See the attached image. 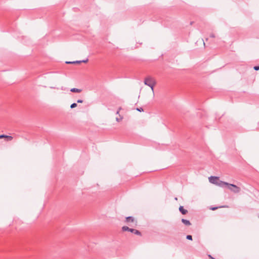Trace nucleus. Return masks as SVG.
Here are the masks:
<instances>
[{
    "label": "nucleus",
    "instance_id": "obj_1",
    "mask_svg": "<svg viewBox=\"0 0 259 259\" xmlns=\"http://www.w3.org/2000/svg\"><path fill=\"white\" fill-rule=\"evenodd\" d=\"M209 181L210 183L221 187H227L230 190L235 193H238L240 190V189L237 186L223 182L220 179H209Z\"/></svg>",
    "mask_w": 259,
    "mask_h": 259
},
{
    "label": "nucleus",
    "instance_id": "obj_2",
    "mask_svg": "<svg viewBox=\"0 0 259 259\" xmlns=\"http://www.w3.org/2000/svg\"><path fill=\"white\" fill-rule=\"evenodd\" d=\"M145 84L149 87L153 92H154V87L156 84L155 81L150 77L146 78L144 80Z\"/></svg>",
    "mask_w": 259,
    "mask_h": 259
},
{
    "label": "nucleus",
    "instance_id": "obj_3",
    "mask_svg": "<svg viewBox=\"0 0 259 259\" xmlns=\"http://www.w3.org/2000/svg\"><path fill=\"white\" fill-rule=\"evenodd\" d=\"M122 230L123 231H130L133 233H134L135 234L140 236L141 235V233L139 230L130 228L127 226H123L122 227Z\"/></svg>",
    "mask_w": 259,
    "mask_h": 259
},
{
    "label": "nucleus",
    "instance_id": "obj_4",
    "mask_svg": "<svg viewBox=\"0 0 259 259\" xmlns=\"http://www.w3.org/2000/svg\"><path fill=\"white\" fill-rule=\"evenodd\" d=\"M126 222L127 223H134L135 222V219L133 217H127L126 218Z\"/></svg>",
    "mask_w": 259,
    "mask_h": 259
},
{
    "label": "nucleus",
    "instance_id": "obj_5",
    "mask_svg": "<svg viewBox=\"0 0 259 259\" xmlns=\"http://www.w3.org/2000/svg\"><path fill=\"white\" fill-rule=\"evenodd\" d=\"M179 210L183 214H185L187 213L188 211L187 210L185 209L184 208L183 206H181L180 207H179Z\"/></svg>",
    "mask_w": 259,
    "mask_h": 259
},
{
    "label": "nucleus",
    "instance_id": "obj_6",
    "mask_svg": "<svg viewBox=\"0 0 259 259\" xmlns=\"http://www.w3.org/2000/svg\"><path fill=\"white\" fill-rule=\"evenodd\" d=\"M182 222L186 226H190L191 225V223L189 220L184 219H182Z\"/></svg>",
    "mask_w": 259,
    "mask_h": 259
},
{
    "label": "nucleus",
    "instance_id": "obj_7",
    "mask_svg": "<svg viewBox=\"0 0 259 259\" xmlns=\"http://www.w3.org/2000/svg\"><path fill=\"white\" fill-rule=\"evenodd\" d=\"M82 90L77 88H72L70 90V92L72 93H80Z\"/></svg>",
    "mask_w": 259,
    "mask_h": 259
},
{
    "label": "nucleus",
    "instance_id": "obj_8",
    "mask_svg": "<svg viewBox=\"0 0 259 259\" xmlns=\"http://www.w3.org/2000/svg\"><path fill=\"white\" fill-rule=\"evenodd\" d=\"M65 63L66 64H80V62H79V60L74 61H66Z\"/></svg>",
    "mask_w": 259,
    "mask_h": 259
},
{
    "label": "nucleus",
    "instance_id": "obj_9",
    "mask_svg": "<svg viewBox=\"0 0 259 259\" xmlns=\"http://www.w3.org/2000/svg\"><path fill=\"white\" fill-rule=\"evenodd\" d=\"M13 137L11 136L6 135L5 139L6 141H10L13 139Z\"/></svg>",
    "mask_w": 259,
    "mask_h": 259
},
{
    "label": "nucleus",
    "instance_id": "obj_10",
    "mask_svg": "<svg viewBox=\"0 0 259 259\" xmlns=\"http://www.w3.org/2000/svg\"><path fill=\"white\" fill-rule=\"evenodd\" d=\"M77 104L76 103H73L71 104L70 108L71 109H73V108H75L76 107H77Z\"/></svg>",
    "mask_w": 259,
    "mask_h": 259
},
{
    "label": "nucleus",
    "instance_id": "obj_11",
    "mask_svg": "<svg viewBox=\"0 0 259 259\" xmlns=\"http://www.w3.org/2000/svg\"><path fill=\"white\" fill-rule=\"evenodd\" d=\"M89 61V59L88 58L85 59H84V60H79V62H80V63H87Z\"/></svg>",
    "mask_w": 259,
    "mask_h": 259
},
{
    "label": "nucleus",
    "instance_id": "obj_12",
    "mask_svg": "<svg viewBox=\"0 0 259 259\" xmlns=\"http://www.w3.org/2000/svg\"><path fill=\"white\" fill-rule=\"evenodd\" d=\"M186 239L190 240H192V236L190 235H188L186 236Z\"/></svg>",
    "mask_w": 259,
    "mask_h": 259
},
{
    "label": "nucleus",
    "instance_id": "obj_13",
    "mask_svg": "<svg viewBox=\"0 0 259 259\" xmlns=\"http://www.w3.org/2000/svg\"><path fill=\"white\" fill-rule=\"evenodd\" d=\"M207 178H220L219 176H208Z\"/></svg>",
    "mask_w": 259,
    "mask_h": 259
},
{
    "label": "nucleus",
    "instance_id": "obj_14",
    "mask_svg": "<svg viewBox=\"0 0 259 259\" xmlns=\"http://www.w3.org/2000/svg\"><path fill=\"white\" fill-rule=\"evenodd\" d=\"M136 110H138V111H140V112L144 111V110H143V109L142 107L137 108Z\"/></svg>",
    "mask_w": 259,
    "mask_h": 259
},
{
    "label": "nucleus",
    "instance_id": "obj_15",
    "mask_svg": "<svg viewBox=\"0 0 259 259\" xmlns=\"http://www.w3.org/2000/svg\"><path fill=\"white\" fill-rule=\"evenodd\" d=\"M83 102V100L82 99H78L77 100L76 103H82Z\"/></svg>",
    "mask_w": 259,
    "mask_h": 259
},
{
    "label": "nucleus",
    "instance_id": "obj_16",
    "mask_svg": "<svg viewBox=\"0 0 259 259\" xmlns=\"http://www.w3.org/2000/svg\"><path fill=\"white\" fill-rule=\"evenodd\" d=\"M6 135H0V139L5 138Z\"/></svg>",
    "mask_w": 259,
    "mask_h": 259
},
{
    "label": "nucleus",
    "instance_id": "obj_17",
    "mask_svg": "<svg viewBox=\"0 0 259 259\" xmlns=\"http://www.w3.org/2000/svg\"><path fill=\"white\" fill-rule=\"evenodd\" d=\"M210 37L211 38H214L215 37V35L213 33H211L210 34Z\"/></svg>",
    "mask_w": 259,
    "mask_h": 259
},
{
    "label": "nucleus",
    "instance_id": "obj_18",
    "mask_svg": "<svg viewBox=\"0 0 259 259\" xmlns=\"http://www.w3.org/2000/svg\"><path fill=\"white\" fill-rule=\"evenodd\" d=\"M218 207H211L210 209L212 210H214L215 209H217Z\"/></svg>",
    "mask_w": 259,
    "mask_h": 259
},
{
    "label": "nucleus",
    "instance_id": "obj_19",
    "mask_svg": "<svg viewBox=\"0 0 259 259\" xmlns=\"http://www.w3.org/2000/svg\"><path fill=\"white\" fill-rule=\"evenodd\" d=\"M208 257L210 259H212L213 257L211 255H208Z\"/></svg>",
    "mask_w": 259,
    "mask_h": 259
},
{
    "label": "nucleus",
    "instance_id": "obj_20",
    "mask_svg": "<svg viewBox=\"0 0 259 259\" xmlns=\"http://www.w3.org/2000/svg\"><path fill=\"white\" fill-rule=\"evenodd\" d=\"M116 120H117V121H119V119L118 118H116Z\"/></svg>",
    "mask_w": 259,
    "mask_h": 259
},
{
    "label": "nucleus",
    "instance_id": "obj_21",
    "mask_svg": "<svg viewBox=\"0 0 259 259\" xmlns=\"http://www.w3.org/2000/svg\"><path fill=\"white\" fill-rule=\"evenodd\" d=\"M192 23H193V22H190V24H191V25H192Z\"/></svg>",
    "mask_w": 259,
    "mask_h": 259
},
{
    "label": "nucleus",
    "instance_id": "obj_22",
    "mask_svg": "<svg viewBox=\"0 0 259 259\" xmlns=\"http://www.w3.org/2000/svg\"><path fill=\"white\" fill-rule=\"evenodd\" d=\"M118 113H119V111H117L116 112V114H118Z\"/></svg>",
    "mask_w": 259,
    "mask_h": 259
},
{
    "label": "nucleus",
    "instance_id": "obj_23",
    "mask_svg": "<svg viewBox=\"0 0 259 259\" xmlns=\"http://www.w3.org/2000/svg\"><path fill=\"white\" fill-rule=\"evenodd\" d=\"M212 259H215V258L213 257Z\"/></svg>",
    "mask_w": 259,
    "mask_h": 259
}]
</instances>
